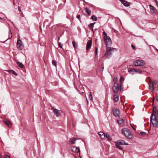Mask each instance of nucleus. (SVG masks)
<instances>
[{"label": "nucleus", "mask_w": 158, "mask_h": 158, "mask_svg": "<svg viewBox=\"0 0 158 158\" xmlns=\"http://www.w3.org/2000/svg\"><path fill=\"white\" fill-rule=\"evenodd\" d=\"M86 101H87V102H88V101L87 99H86Z\"/></svg>", "instance_id": "obj_52"}, {"label": "nucleus", "mask_w": 158, "mask_h": 158, "mask_svg": "<svg viewBox=\"0 0 158 158\" xmlns=\"http://www.w3.org/2000/svg\"><path fill=\"white\" fill-rule=\"evenodd\" d=\"M136 69L135 68H131L130 71L129 72L131 74H136Z\"/></svg>", "instance_id": "obj_15"}, {"label": "nucleus", "mask_w": 158, "mask_h": 158, "mask_svg": "<svg viewBox=\"0 0 158 158\" xmlns=\"http://www.w3.org/2000/svg\"><path fill=\"white\" fill-rule=\"evenodd\" d=\"M140 135L141 136H144L146 135L145 132H141L139 133Z\"/></svg>", "instance_id": "obj_32"}, {"label": "nucleus", "mask_w": 158, "mask_h": 158, "mask_svg": "<svg viewBox=\"0 0 158 158\" xmlns=\"http://www.w3.org/2000/svg\"><path fill=\"white\" fill-rule=\"evenodd\" d=\"M156 2V4H158V2H157V0H154Z\"/></svg>", "instance_id": "obj_47"}, {"label": "nucleus", "mask_w": 158, "mask_h": 158, "mask_svg": "<svg viewBox=\"0 0 158 158\" xmlns=\"http://www.w3.org/2000/svg\"><path fill=\"white\" fill-rule=\"evenodd\" d=\"M92 19L95 21H96L98 20L97 18L94 15H93L91 17Z\"/></svg>", "instance_id": "obj_27"}, {"label": "nucleus", "mask_w": 158, "mask_h": 158, "mask_svg": "<svg viewBox=\"0 0 158 158\" xmlns=\"http://www.w3.org/2000/svg\"><path fill=\"white\" fill-rule=\"evenodd\" d=\"M17 48L20 50H22L23 49V46L22 45V41L20 39H18L17 41Z\"/></svg>", "instance_id": "obj_4"}, {"label": "nucleus", "mask_w": 158, "mask_h": 158, "mask_svg": "<svg viewBox=\"0 0 158 158\" xmlns=\"http://www.w3.org/2000/svg\"><path fill=\"white\" fill-rule=\"evenodd\" d=\"M156 5H157L158 6V4H156Z\"/></svg>", "instance_id": "obj_53"}, {"label": "nucleus", "mask_w": 158, "mask_h": 158, "mask_svg": "<svg viewBox=\"0 0 158 158\" xmlns=\"http://www.w3.org/2000/svg\"><path fill=\"white\" fill-rule=\"evenodd\" d=\"M150 82L151 83L153 82V85H154V84L156 85L157 84V81L156 80L153 81H150Z\"/></svg>", "instance_id": "obj_33"}, {"label": "nucleus", "mask_w": 158, "mask_h": 158, "mask_svg": "<svg viewBox=\"0 0 158 158\" xmlns=\"http://www.w3.org/2000/svg\"><path fill=\"white\" fill-rule=\"evenodd\" d=\"M157 115L158 116V110H157Z\"/></svg>", "instance_id": "obj_49"}, {"label": "nucleus", "mask_w": 158, "mask_h": 158, "mask_svg": "<svg viewBox=\"0 0 158 158\" xmlns=\"http://www.w3.org/2000/svg\"><path fill=\"white\" fill-rule=\"evenodd\" d=\"M85 12L88 14V15H89L91 13V10L88 8H85Z\"/></svg>", "instance_id": "obj_18"}, {"label": "nucleus", "mask_w": 158, "mask_h": 158, "mask_svg": "<svg viewBox=\"0 0 158 158\" xmlns=\"http://www.w3.org/2000/svg\"><path fill=\"white\" fill-rule=\"evenodd\" d=\"M18 10H19V11L21 12V7H20L19 6H18Z\"/></svg>", "instance_id": "obj_44"}, {"label": "nucleus", "mask_w": 158, "mask_h": 158, "mask_svg": "<svg viewBox=\"0 0 158 158\" xmlns=\"http://www.w3.org/2000/svg\"><path fill=\"white\" fill-rule=\"evenodd\" d=\"M116 143H117V144H119L120 145H128V143H125V141L123 140H118V141H117L116 142Z\"/></svg>", "instance_id": "obj_11"}, {"label": "nucleus", "mask_w": 158, "mask_h": 158, "mask_svg": "<svg viewBox=\"0 0 158 158\" xmlns=\"http://www.w3.org/2000/svg\"><path fill=\"white\" fill-rule=\"evenodd\" d=\"M113 96L114 98V99H113L114 101L115 102H117L118 101V98H119L118 96V95H117L114 94L113 95Z\"/></svg>", "instance_id": "obj_20"}, {"label": "nucleus", "mask_w": 158, "mask_h": 158, "mask_svg": "<svg viewBox=\"0 0 158 158\" xmlns=\"http://www.w3.org/2000/svg\"><path fill=\"white\" fill-rule=\"evenodd\" d=\"M142 71L141 70L139 69H136V74H141L142 73Z\"/></svg>", "instance_id": "obj_25"}, {"label": "nucleus", "mask_w": 158, "mask_h": 158, "mask_svg": "<svg viewBox=\"0 0 158 158\" xmlns=\"http://www.w3.org/2000/svg\"><path fill=\"white\" fill-rule=\"evenodd\" d=\"M116 48H109L106 47V52L104 54V56L107 58H109L111 56L112 52L114 51H116Z\"/></svg>", "instance_id": "obj_2"}, {"label": "nucleus", "mask_w": 158, "mask_h": 158, "mask_svg": "<svg viewBox=\"0 0 158 158\" xmlns=\"http://www.w3.org/2000/svg\"><path fill=\"white\" fill-rule=\"evenodd\" d=\"M145 62L142 60H138L135 61L133 63V64L136 66H143L144 65Z\"/></svg>", "instance_id": "obj_3"}, {"label": "nucleus", "mask_w": 158, "mask_h": 158, "mask_svg": "<svg viewBox=\"0 0 158 158\" xmlns=\"http://www.w3.org/2000/svg\"><path fill=\"white\" fill-rule=\"evenodd\" d=\"M95 23H90L89 25V28H93V27L94 25V24Z\"/></svg>", "instance_id": "obj_31"}, {"label": "nucleus", "mask_w": 158, "mask_h": 158, "mask_svg": "<svg viewBox=\"0 0 158 158\" xmlns=\"http://www.w3.org/2000/svg\"><path fill=\"white\" fill-rule=\"evenodd\" d=\"M89 99L90 101H92L93 96L90 92L89 93Z\"/></svg>", "instance_id": "obj_26"}, {"label": "nucleus", "mask_w": 158, "mask_h": 158, "mask_svg": "<svg viewBox=\"0 0 158 158\" xmlns=\"http://www.w3.org/2000/svg\"><path fill=\"white\" fill-rule=\"evenodd\" d=\"M113 90L114 93L116 94L118 93L119 90V87L117 83L114 82V85L113 86Z\"/></svg>", "instance_id": "obj_7"}, {"label": "nucleus", "mask_w": 158, "mask_h": 158, "mask_svg": "<svg viewBox=\"0 0 158 158\" xmlns=\"http://www.w3.org/2000/svg\"><path fill=\"white\" fill-rule=\"evenodd\" d=\"M52 65L56 67L57 65V62L56 61L54 60H53L52 61Z\"/></svg>", "instance_id": "obj_28"}, {"label": "nucleus", "mask_w": 158, "mask_h": 158, "mask_svg": "<svg viewBox=\"0 0 158 158\" xmlns=\"http://www.w3.org/2000/svg\"><path fill=\"white\" fill-rule=\"evenodd\" d=\"M106 138H107L108 139V140L110 141L112 140V138L111 137L110 135L108 134H106Z\"/></svg>", "instance_id": "obj_23"}, {"label": "nucleus", "mask_w": 158, "mask_h": 158, "mask_svg": "<svg viewBox=\"0 0 158 158\" xmlns=\"http://www.w3.org/2000/svg\"><path fill=\"white\" fill-rule=\"evenodd\" d=\"M122 84H121V86H120V90H123V88H122V87H122Z\"/></svg>", "instance_id": "obj_46"}, {"label": "nucleus", "mask_w": 158, "mask_h": 158, "mask_svg": "<svg viewBox=\"0 0 158 158\" xmlns=\"http://www.w3.org/2000/svg\"><path fill=\"white\" fill-rule=\"evenodd\" d=\"M59 47L61 48H62V45L61 44H60V43H59Z\"/></svg>", "instance_id": "obj_42"}, {"label": "nucleus", "mask_w": 158, "mask_h": 158, "mask_svg": "<svg viewBox=\"0 0 158 158\" xmlns=\"http://www.w3.org/2000/svg\"><path fill=\"white\" fill-rule=\"evenodd\" d=\"M124 80V79L123 77H121L120 79V81L121 82L122 81H123Z\"/></svg>", "instance_id": "obj_36"}, {"label": "nucleus", "mask_w": 158, "mask_h": 158, "mask_svg": "<svg viewBox=\"0 0 158 158\" xmlns=\"http://www.w3.org/2000/svg\"><path fill=\"white\" fill-rule=\"evenodd\" d=\"M103 134H104V133L102 131L99 132L98 133V134L100 136H101Z\"/></svg>", "instance_id": "obj_35"}, {"label": "nucleus", "mask_w": 158, "mask_h": 158, "mask_svg": "<svg viewBox=\"0 0 158 158\" xmlns=\"http://www.w3.org/2000/svg\"><path fill=\"white\" fill-rule=\"evenodd\" d=\"M92 41L91 40H89L88 41L86 46V50H88L89 49L91 48V46Z\"/></svg>", "instance_id": "obj_10"}, {"label": "nucleus", "mask_w": 158, "mask_h": 158, "mask_svg": "<svg viewBox=\"0 0 158 158\" xmlns=\"http://www.w3.org/2000/svg\"><path fill=\"white\" fill-rule=\"evenodd\" d=\"M72 44H73V46L74 47V48H76L77 47V44L74 41H72Z\"/></svg>", "instance_id": "obj_30"}, {"label": "nucleus", "mask_w": 158, "mask_h": 158, "mask_svg": "<svg viewBox=\"0 0 158 158\" xmlns=\"http://www.w3.org/2000/svg\"><path fill=\"white\" fill-rule=\"evenodd\" d=\"M5 158H10V157L9 156H8L7 155H6L5 156Z\"/></svg>", "instance_id": "obj_43"}, {"label": "nucleus", "mask_w": 158, "mask_h": 158, "mask_svg": "<svg viewBox=\"0 0 158 158\" xmlns=\"http://www.w3.org/2000/svg\"><path fill=\"white\" fill-rule=\"evenodd\" d=\"M131 46L133 50H135V47L133 45L131 44Z\"/></svg>", "instance_id": "obj_40"}, {"label": "nucleus", "mask_w": 158, "mask_h": 158, "mask_svg": "<svg viewBox=\"0 0 158 158\" xmlns=\"http://www.w3.org/2000/svg\"><path fill=\"white\" fill-rule=\"evenodd\" d=\"M13 4L14 6L15 7L16 6V4H15V0H14L13 1Z\"/></svg>", "instance_id": "obj_45"}, {"label": "nucleus", "mask_w": 158, "mask_h": 158, "mask_svg": "<svg viewBox=\"0 0 158 158\" xmlns=\"http://www.w3.org/2000/svg\"><path fill=\"white\" fill-rule=\"evenodd\" d=\"M0 158H2V156L0 155Z\"/></svg>", "instance_id": "obj_51"}, {"label": "nucleus", "mask_w": 158, "mask_h": 158, "mask_svg": "<svg viewBox=\"0 0 158 158\" xmlns=\"http://www.w3.org/2000/svg\"><path fill=\"white\" fill-rule=\"evenodd\" d=\"M80 15H77V18L81 21L80 19Z\"/></svg>", "instance_id": "obj_39"}, {"label": "nucleus", "mask_w": 158, "mask_h": 158, "mask_svg": "<svg viewBox=\"0 0 158 158\" xmlns=\"http://www.w3.org/2000/svg\"><path fill=\"white\" fill-rule=\"evenodd\" d=\"M48 22V20L47 19H46L45 20L44 23V25L46 23V22Z\"/></svg>", "instance_id": "obj_41"}, {"label": "nucleus", "mask_w": 158, "mask_h": 158, "mask_svg": "<svg viewBox=\"0 0 158 158\" xmlns=\"http://www.w3.org/2000/svg\"><path fill=\"white\" fill-rule=\"evenodd\" d=\"M3 19L2 18H1V17H0V19H2V20Z\"/></svg>", "instance_id": "obj_50"}, {"label": "nucleus", "mask_w": 158, "mask_h": 158, "mask_svg": "<svg viewBox=\"0 0 158 158\" xmlns=\"http://www.w3.org/2000/svg\"><path fill=\"white\" fill-rule=\"evenodd\" d=\"M5 123L9 127H11L12 126V124L11 122L9 120H6V121Z\"/></svg>", "instance_id": "obj_21"}, {"label": "nucleus", "mask_w": 158, "mask_h": 158, "mask_svg": "<svg viewBox=\"0 0 158 158\" xmlns=\"http://www.w3.org/2000/svg\"><path fill=\"white\" fill-rule=\"evenodd\" d=\"M104 42L106 43V46L107 47L108 44H110L112 43L110 37L108 36L103 37Z\"/></svg>", "instance_id": "obj_5"}, {"label": "nucleus", "mask_w": 158, "mask_h": 158, "mask_svg": "<svg viewBox=\"0 0 158 158\" xmlns=\"http://www.w3.org/2000/svg\"><path fill=\"white\" fill-rule=\"evenodd\" d=\"M77 139L76 138H71L70 140V141L69 142V143L71 144L75 143V141H76Z\"/></svg>", "instance_id": "obj_19"}, {"label": "nucleus", "mask_w": 158, "mask_h": 158, "mask_svg": "<svg viewBox=\"0 0 158 158\" xmlns=\"http://www.w3.org/2000/svg\"><path fill=\"white\" fill-rule=\"evenodd\" d=\"M125 6H130L129 3L125 0H119Z\"/></svg>", "instance_id": "obj_12"}, {"label": "nucleus", "mask_w": 158, "mask_h": 158, "mask_svg": "<svg viewBox=\"0 0 158 158\" xmlns=\"http://www.w3.org/2000/svg\"><path fill=\"white\" fill-rule=\"evenodd\" d=\"M113 114L115 117H119L120 112L119 110L116 108H114L112 110Z\"/></svg>", "instance_id": "obj_6"}, {"label": "nucleus", "mask_w": 158, "mask_h": 158, "mask_svg": "<svg viewBox=\"0 0 158 158\" xmlns=\"http://www.w3.org/2000/svg\"><path fill=\"white\" fill-rule=\"evenodd\" d=\"M101 138L102 139H103V140H105V138L106 137V134H105L104 133V134H103V135H102L101 136H100Z\"/></svg>", "instance_id": "obj_29"}, {"label": "nucleus", "mask_w": 158, "mask_h": 158, "mask_svg": "<svg viewBox=\"0 0 158 158\" xmlns=\"http://www.w3.org/2000/svg\"><path fill=\"white\" fill-rule=\"evenodd\" d=\"M12 36V33L10 30L9 31L8 35V39H11Z\"/></svg>", "instance_id": "obj_24"}, {"label": "nucleus", "mask_w": 158, "mask_h": 158, "mask_svg": "<svg viewBox=\"0 0 158 158\" xmlns=\"http://www.w3.org/2000/svg\"><path fill=\"white\" fill-rule=\"evenodd\" d=\"M117 123L119 124L121 127H123L124 126V120L122 118H119L117 120Z\"/></svg>", "instance_id": "obj_9"}, {"label": "nucleus", "mask_w": 158, "mask_h": 158, "mask_svg": "<svg viewBox=\"0 0 158 158\" xmlns=\"http://www.w3.org/2000/svg\"><path fill=\"white\" fill-rule=\"evenodd\" d=\"M122 133L127 138L132 139L133 138V136L130 131L128 129L124 128L121 130Z\"/></svg>", "instance_id": "obj_1"}, {"label": "nucleus", "mask_w": 158, "mask_h": 158, "mask_svg": "<svg viewBox=\"0 0 158 158\" xmlns=\"http://www.w3.org/2000/svg\"><path fill=\"white\" fill-rule=\"evenodd\" d=\"M13 74L15 75L16 76H17L18 75L17 73H16L15 71H13Z\"/></svg>", "instance_id": "obj_38"}, {"label": "nucleus", "mask_w": 158, "mask_h": 158, "mask_svg": "<svg viewBox=\"0 0 158 158\" xmlns=\"http://www.w3.org/2000/svg\"><path fill=\"white\" fill-rule=\"evenodd\" d=\"M94 53L96 55L97 54V53H98V48L95 47Z\"/></svg>", "instance_id": "obj_34"}, {"label": "nucleus", "mask_w": 158, "mask_h": 158, "mask_svg": "<svg viewBox=\"0 0 158 158\" xmlns=\"http://www.w3.org/2000/svg\"><path fill=\"white\" fill-rule=\"evenodd\" d=\"M115 145L116 148L120 150H122L123 149L122 147L120 146L119 144H117V143L115 142Z\"/></svg>", "instance_id": "obj_22"}, {"label": "nucleus", "mask_w": 158, "mask_h": 158, "mask_svg": "<svg viewBox=\"0 0 158 158\" xmlns=\"http://www.w3.org/2000/svg\"><path fill=\"white\" fill-rule=\"evenodd\" d=\"M103 34L104 35V36L103 37H106V36H107V34L105 32V31H103Z\"/></svg>", "instance_id": "obj_37"}, {"label": "nucleus", "mask_w": 158, "mask_h": 158, "mask_svg": "<svg viewBox=\"0 0 158 158\" xmlns=\"http://www.w3.org/2000/svg\"><path fill=\"white\" fill-rule=\"evenodd\" d=\"M156 100V101L158 102V96L157 97Z\"/></svg>", "instance_id": "obj_48"}, {"label": "nucleus", "mask_w": 158, "mask_h": 158, "mask_svg": "<svg viewBox=\"0 0 158 158\" xmlns=\"http://www.w3.org/2000/svg\"><path fill=\"white\" fill-rule=\"evenodd\" d=\"M16 62L17 64L19 66V67L22 69L24 67V66L22 64V63L20 62L18 60H16Z\"/></svg>", "instance_id": "obj_17"}, {"label": "nucleus", "mask_w": 158, "mask_h": 158, "mask_svg": "<svg viewBox=\"0 0 158 158\" xmlns=\"http://www.w3.org/2000/svg\"><path fill=\"white\" fill-rule=\"evenodd\" d=\"M149 7L151 13L153 14L155 13L156 10L155 9L154 7L151 5H149Z\"/></svg>", "instance_id": "obj_16"}, {"label": "nucleus", "mask_w": 158, "mask_h": 158, "mask_svg": "<svg viewBox=\"0 0 158 158\" xmlns=\"http://www.w3.org/2000/svg\"><path fill=\"white\" fill-rule=\"evenodd\" d=\"M71 150L74 153L77 154L79 153L80 155V150L76 146H73L71 148Z\"/></svg>", "instance_id": "obj_8"}, {"label": "nucleus", "mask_w": 158, "mask_h": 158, "mask_svg": "<svg viewBox=\"0 0 158 158\" xmlns=\"http://www.w3.org/2000/svg\"><path fill=\"white\" fill-rule=\"evenodd\" d=\"M148 84L149 85V89L152 92H153L154 90L153 82L151 83L150 82Z\"/></svg>", "instance_id": "obj_13"}, {"label": "nucleus", "mask_w": 158, "mask_h": 158, "mask_svg": "<svg viewBox=\"0 0 158 158\" xmlns=\"http://www.w3.org/2000/svg\"><path fill=\"white\" fill-rule=\"evenodd\" d=\"M60 111V110H59L57 109H55L53 110V112L54 114H55L56 117H58L60 114V113L59 112Z\"/></svg>", "instance_id": "obj_14"}]
</instances>
